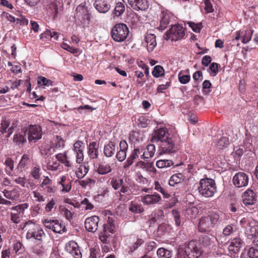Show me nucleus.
I'll return each instance as SVG.
<instances>
[{"mask_svg": "<svg viewBox=\"0 0 258 258\" xmlns=\"http://www.w3.org/2000/svg\"><path fill=\"white\" fill-rule=\"evenodd\" d=\"M55 147L56 149L62 148L64 146L63 139L59 136H56L54 138Z\"/></svg>", "mask_w": 258, "mask_h": 258, "instance_id": "obj_56", "label": "nucleus"}, {"mask_svg": "<svg viewBox=\"0 0 258 258\" xmlns=\"http://www.w3.org/2000/svg\"><path fill=\"white\" fill-rule=\"evenodd\" d=\"M253 33V31L251 29L246 30L242 37V42L244 44L248 43L251 40Z\"/></svg>", "mask_w": 258, "mask_h": 258, "instance_id": "obj_50", "label": "nucleus"}, {"mask_svg": "<svg viewBox=\"0 0 258 258\" xmlns=\"http://www.w3.org/2000/svg\"><path fill=\"white\" fill-rule=\"evenodd\" d=\"M75 17L81 21L88 20L90 21L91 14L89 13L88 9L84 4H81L79 5L76 10Z\"/></svg>", "mask_w": 258, "mask_h": 258, "instance_id": "obj_12", "label": "nucleus"}, {"mask_svg": "<svg viewBox=\"0 0 258 258\" xmlns=\"http://www.w3.org/2000/svg\"><path fill=\"white\" fill-rule=\"evenodd\" d=\"M145 41L149 52H152L157 45L156 36L153 34H147L145 36Z\"/></svg>", "mask_w": 258, "mask_h": 258, "instance_id": "obj_19", "label": "nucleus"}, {"mask_svg": "<svg viewBox=\"0 0 258 258\" xmlns=\"http://www.w3.org/2000/svg\"><path fill=\"white\" fill-rule=\"evenodd\" d=\"M232 182L236 187H245L248 185L249 182L248 175L244 172H239L233 177Z\"/></svg>", "mask_w": 258, "mask_h": 258, "instance_id": "obj_8", "label": "nucleus"}, {"mask_svg": "<svg viewBox=\"0 0 258 258\" xmlns=\"http://www.w3.org/2000/svg\"><path fill=\"white\" fill-rule=\"evenodd\" d=\"M198 186L199 193L206 198L212 197L216 191L215 181L211 178H203L200 181Z\"/></svg>", "mask_w": 258, "mask_h": 258, "instance_id": "obj_3", "label": "nucleus"}, {"mask_svg": "<svg viewBox=\"0 0 258 258\" xmlns=\"http://www.w3.org/2000/svg\"><path fill=\"white\" fill-rule=\"evenodd\" d=\"M244 244V242L239 237H236L233 239L230 244L228 246L229 251L233 252L234 253L238 252Z\"/></svg>", "mask_w": 258, "mask_h": 258, "instance_id": "obj_21", "label": "nucleus"}, {"mask_svg": "<svg viewBox=\"0 0 258 258\" xmlns=\"http://www.w3.org/2000/svg\"><path fill=\"white\" fill-rule=\"evenodd\" d=\"M26 135L25 130L16 133L13 137L14 143L18 146L24 145L27 141Z\"/></svg>", "mask_w": 258, "mask_h": 258, "instance_id": "obj_25", "label": "nucleus"}, {"mask_svg": "<svg viewBox=\"0 0 258 258\" xmlns=\"http://www.w3.org/2000/svg\"><path fill=\"white\" fill-rule=\"evenodd\" d=\"M185 176L181 173H178L172 175L169 180V184L170 186H174L175 185L183 181Z\"/></svg>", "mask_w": 258, "mask_h": 258, "instance_id": "obj_28", "label": "nucleus"}, {"mask_svg": "<svg viewBox=\"0 0 258 258\" xmlns=\"http://www.w3.org/2000/svg\"><path fill=\"white\" fill-rule=\"evenodd\" d=\"M38 243H36L32 248L33 253L38 255H43L46 251L45 247L42 243L41 241H38Z\"/></svg>", "mask_w": 258, "mask_h": 258, "instance_id": "obj_31", "label": "nucleus"}, {"mask_svg": "<svg viewBox=\"0 0 258 258\" xmlns=\"http://www.w3.org/2000/svg\"><path fill=\"white\" fill-rule=\"evenodd\" d=\"M99 144L96 142H92L88 146V154L91 159L97 158L99 155Z\"/></svg>", "mask_w": 258, "mask_h": 258, "instance_id": "obj_23", "label": "nucleus"}, {"mask_svg": "<svg viewBox=\"0 0 258 258\" xmlns=\"http://www.w3.org/2000/svg\"><path fill=\"white\" fill-rule=\"evenodd\" d=\"M30 162V156L28 154H24L23 155L19 163L17 166V169L21 170L24 168Z\"/></svg>", "mask_w": 258, "mask_h": 258, "instance_id": "obj_33", "label": "nucleus"}, {"mask_svg": "<svg viewBox=\"0 0 258 258\" xmlns=\"http://www.w3.org/2000/svg\"><path fill=\"white\" fill-rule=\"evenodd\" d=\"M27 226L28 230L26 235V239L29 240L33 238L38 241H41L45 234L39 225L28 221L26 223V227Z\"/></svg>", "mask_w": 258, "mask_h": 258, "instance_id": "obj_4", "label": "nucleus"}, {"mask_svg": "<svg viewBox=\"0 0 258 258\" xmlns=\"http://www.w3.org/2000/svg\"><path fill=\"white\" fill-rule=\"evenodd\" d=\"M156 166L159 168H168L174 165L172 160L162 159L159 160L156 162Z\"/></svg>", "mask_w": 258, "mask_h": 258, "instance_id": "obj_37", "label": "nucleus"}, {"mask_svg": "<svg viewBox=\"0 0 258 258\" xmlns=\"http://www.w3.org/2000/svg\"><path fill=\"white\" fill-rule=\"evenodd\" d=\"M37 83L40 86L49 87L53 85V82L42 76H39L37 79Z\"/></svg>", "mask_w": 258, "mask_h": 258, "instance_id": "obj_43", "label": "nucleus"}, {"mask_svg": "<svg viewBox=\"0 0 258 258\" xmlns=\"http://www.w3.org/2000/svg\"><path fill=\"white\" fill-rule=\"evenodd\" d=\"M10 216L11 221L15 224H18L21 222V218L22 215L16 211H12V212L8 213Z\"/></svg>", "mask_w": 258, "mask_h": 258, "instance_id": "obj_39", "label": "nucleus"}, {"mask_svg": "<svg viewBox=\"0 0 258 258\" xmlns=\"http://www.w3.org/2000/svg\"><path fill=\"white\" fill-rule=\"evenodd\" d=\"M128 145L125 140H121L119 143V151L117 152L116 157L119 161H123L126 157Z\"/></svg>", "mask_w": 258, "mask_h": 258, "instance_id": "obj_18", "label": "nucleus"}, {"mask_svg": "<svg viewBox=\"0 0 258 258\" xmlns=\"http://www.w3.org/2000/svg\"><path fill=\"white\" fill-rule=\"evenodd\" d=\"M244 251L249 258H258V248L250 247L245 249Z\"/></svg>", "mask_w": 258, "mask_h": 258, "instance_id": "obj_46", "label": "nucleus"}, {"mask_svg": "<svg viewBox=\"0 0 258 258\" xmlns=\"http://www.w3.org/2000/svg\"><path fill=\"white\" fill-rule=\"evenodd\" d=\"M205 10L207 13H212L214 11V8L210 0H205Z\"/></svg>", "mask_w": 258, "mask_h": 258, "instance_id": "obj_64", "label": "nucleus"}, {"mask_svg": "<svg viewBox=\"0 0 258 258\" xmlns=\"http://www.w3.org/2000/svg\"><path fill=\"white\" fill-rule=\"evenodd\" d=\"M84 149V143L82 141H77L74 144L73 151L74 153L83 152Z\"/></svg>", "mask_w": 258, "mask_h": 258, "instance_id": "obj_54", "label": "nucleus"}, {"mask_svg": "<svg viewBox=\"0 0 258 258\" xmlns=\"http://www.w3.org/2000/svg\"><path fill=\"white\" fill-rule=\"evenodd\" d=\"M187 24L192 30L196 33H199L202 29V24L201 23L195 24L193 22H189Z\"/></svg>", "mask_w": 258, "mask_h": 258, "instance_id": "obj_62", "label": "nucleus"}, {"mask_svg": "<svg viewBox=\"0 0 258 258\" xmlns=\"http://www.w3.org/2000/svg\"><path fill=\"white\" fill-rule=\"evenodd\" d=\"M129 33L128 28L123 23L116 24L112 29L111 34L113 39L116 42L123 41Z\"/></svg>", "mask_w": 258, "mask_h": 258, "instance_id": "obj_5", "label": "nucleus"}, {"mask_svg": "<svg viewBox=\"0 0 258 258\" xmlns=\"http://www.w3.org/2000/svg\"><path fill=\"white\" fill-rule=\"evenodd\" d=\"M56 220L46 219L43 221V224L46 228L52 230Z\"/></svg>", "mask_w": 258, "mask_h": 258, "instance_id": "obj_59", "label": "nucleus"}, {"mask_svg": "<svg viewBox=\"0 0 258 258\" xmlns=\"http://www.w3.org/2000/svg\"><path fill=\"white\" fill-rule=\"evenodd\" d=\"M28 208V204L27 203H24L18 205L17 206L12 207L11 208L12 211H16L17 212L19 213L21 215H23L25 210Z\"/></svg>", "mask_w": 258, "mask_h": 258, "instance_id": "obj_47", "label": "nucleus"}, {"mask_svg": "<svg viewBox=\"0 0 258 258\" xmlns=\"http://www.w3.org/2000/svg\"><path fill=\"white\" fill-rule=\"evenodd\" d=\"M41 174V169L39 165H36L32 168L31 175L34 179L38 180Z\"/></svg>", "mask_w": 258, "mask_h": 258, "instance_id": "obj_45", "label": "nucleus"}, {"mask_svg": "<svg viewBox=\"0 0 258 258\" xmlns=\"http://www.w3.org/2000/svg\"><path fill=\"white\" fill-rule=\"evenodd\" d=\"M163 216V211L158 209L154 212L153 215H152L150 219L153 223L157 222Z\"/></svg>", "mask_w": 258, "mask_h": 258, "instance_id": "obj_48", "label": "nucleus"}, {"mask_svg": "<svg viewBox=\"0 0 258 258\" xmlns=\"http://www.w3.org/2000/svg\"><path fill=\"white\" fill-rule=\"evenodd\" d=\"M210 222L212 227L219 223V215L217 213H212L209 216Z\"/></svg>", "mask_w": 258, "mask_h": 258, "instance_id": "obj_53", "label": "nucleus"}, {"mask_svg": "<svg viewBox=\"0 0 258 258\" xmlns=\"http://www.w3.org/2000/svg\"><path fill=\"white\" fill-rule=\"evenodd\" d=\"M57 160L62 164H63L66 167H70L72 166V163L68 160L67 156L66 153H58L55 156Z\"/></svg>", "mask_w": 258, "mask_h": 258, "instance_id": "obj_35", "label": "nucleus"}, {"mask_svg": "<svg viewBox=\"0 0 258 258\" xmlns=\"http://www.w3.org/2000/svg\"><path fill=\"white\" fill-rule=\"evenodd\" d=\"M236 230L235 227L233 225H226L223 230V234L225 236H229Z\"/></svg>", "mask_w": 258, "mask_h": 258, "instance_id": "obj_52", "label": "nucleus"}, {"mask_svg": "<svg viewBox=\"0 0 258 258\" xmlns=\"http://www.w3.org/2000/svg\"><path fill=\"white\" fill-rule=\"evenodd\" d=\"M10 124V122L9 119H4L2 120L1 123L0 132L2 134H4L7 133V130L9 128Z\"/></svg>", "mask_w": 258, "mask_h": 258, "instance_id": "obj_51", "label": "nucleus"}, {"mask_svg": "<svg viewBox=\"0 0 258 258\" xmlns=\"http://www.w3.org/2000/svg\"><path fill=\"white\" fill-rule=\"evenodd\" d=\"M93 5L96 10L100 13L105 14L111 8L108 0H95Z\"/></svg>", "mask_w": 258, "mask_h": 258, "instance_id": "obj_16", "label": "nucleus"}, {"mask_svg": "<svg viewBox=\"0 0 258 258\" xmlns=\"http://www.w3.org/2000/svg\"><path fill=\"white\" fill-rule=\"evenodd\" d=\"M190 77L187 75H181V73L178 74V80L180 83L186 84L189 82Z\"/></svg>", "mask_w": 258, "mask_h": 258, "instance_id": "obj_60", "label": "nucleus"}, {"mask_svg": "<svg viewBox=\"0 0 258 258\" xmlns=\"http://www.w3.org/2000/svg\"><path fill=\"white\" fill-rule=\"evenodd\" d=\"M203 251L200 245L194 240L190 241L184 250L178 252L177 258H199Z\"/></svg>", "mask_w": 258, "mask_h": 258, "instance_id": "obj_2", "label": "nucleus"}, {"mask_svg": "<svg viewBox=\"0 0 258 258\" xmlns=\"http://www.w3.org/2000/svg\"><path fill=\"white\" fill-rule=\"evenodd\" d=\"M99 218L97 216H93L87 218L85 222V227L89 232H95L98 228Z\"/></svg>", "mask_w": 258, "mask_h": 258, "instance_id": "obj_15", "label": "nucleus"}, {"mask_svg": "<svg viewBox=\"0 0 258 258\" xmlns=\"http://www.w3.org/2000/svg\"><path fill=\"white\" fill-rule=\"evenodd\" d=\"M111 171L112 169L110 164L105 163L99 164L97 169V172L101 175L107 174Z\"/></svg>", "mask_w": 258, "mask_h": 258, "instance_id": "obj_32", "label": "nucleus"}, {"mask_svg": "<svg viewBox=\"0 0 258 258\" xmlns=\"http://www.w3.org/2000/svg\"><path fill=\"white\" fill-rule=\"evenodd\" d=\"M157 255L159 258H171L172 256V251L161 247L158 249Z\"/></svg>", "mask_w": 258, "mask_h": 258, "instance_id": "obj_38", "label": "nucleus"}, {"mask_svg": "<svg viewBox=\"0 0 258 258\" xmlns=\"http://www.w3.org/2000/svg\"><path fill=\"white\" fill-rule=\"evenodd\" d=\"M152 74L154 77L159 78L164 75V70L162 66L157 65L154 68Z\"/></svg>", "mask_w": 258, "mask_h": 258, "instance_id": "obj_44", "label": "nucleus"}, {"mask_svg": "<svg viewBox=\"0 0 258 258\" xmlns=\"http://www.w3.org/2000/svg\"><path fill=\"white\" fill-rule=\"evenodd\" d=\"M161 200V196L157 193L148 194L141 197L142 202L146 205L157 204Z\"/></svg>", "mask_w": 258, "mask_h": 258, "instance_id": "obj_14", "label": "nucleus"}, {"mask_svg": "<svg viewBox=\"0 0 258 258\" xmlns=\"http://www.w3.org/2000/svg\"><path fill=\"white\" fill-rule=\"evenodd\" d=\"M202 244L209 250L214 249L216 247V238L211 235L203 234L200 238Z\"/></svg>", "mask_w": 258, "mask_h": 258, "instance_id": "obj_13", "label": "nucleus"}, {"mask_svg": "<svg viewBox=\"0 0 258 258\" xmlns=\"http://www.w3.org/2000/svg\"><path fill=\"white\" fill-rule=\"evenodd\" d=\"M142 151L143 154L141 155V159L147 160L154 156L155 152V146L153 144H149Z\"/></svg>", "mask_w": 258, "mask_h": 258, "instance_id": "obj_22", "label": "nucleus"}, {"mask_svg": "<svg viewBox=\"0 0 258 258\" xmlns=\"http://www.w3.org/2000/svg\"><path fill=\"white\" fill-rule=\"evenodd\" d=\"M257 227L255 225H251V224H249L246 228V232L247 234L249 235L255 236L257 232Z\"/></svg>", "mask_w": 258, "mask_h": 258, "instance_id": "obj_55", "label": "nucleus"}, {"mask_svg": "<svg viewBox=\"0 0 258 258\" xmlns=\"http://www.w3.org/2000/svg\"><path fill=\"white\" fill-rule=\"evenodd\" d=\"M209 217H202L199 222L198 228L200 232H206L212 227Z\"/></svg>", "mask_w": 258, "mask_h": 258, "instance_id": "obj_24", "label": "nucleus"}, {"mask_svg": "<svg viewBox=\"0 0 258 258\" xmlns=\"http://www.w3.org/2000/svg\"><path fill=\"white\" fill-rule=\"evenodd\" d=\"M110 184L115 190H118L120 188L119 191L120 197H121V193L126 194L129 191L128 184L125 179L123 178H112L110 182Z\"/></svg>", "mask_w": 258, "mask_h": 258, "instance_id": "obj_9", "label": "nucleus"}, {"mask_svg": "<svg viewBox=\"0 0 258 258\" xmlns=\"http://www.w3.org/2000/svg\"><path fill=\"white\" fill-rule=\"evenodd\" d=\"M113 223L114 220L113 218L109 217L107 223L103 225V230L107 231L108 233H113L115 229V226Z\"/></svg>", "mask_w": 258, "mask_h": 258, "instance_id": "obj_36", "label": "nucleus"}, {"mask_svg": "<svg viewBox=\"0 0 258 258\" xmlns=\"http://www.w3.org/2000/svg\"><path fill=\"white\" fill-rule=\"evenodd\" d=\"M25 130L30 143H35L42 138V128L39 125H30Z\"/></svg>", "mask_w": 258, "mask_h": 258, "instance_id": "obj_6", "label": "nucleus"}, {"mask_svg": "<svg viewBox=\"0 0 258 258\" xmlns=\"http://www.w3.org/2000/svg\"><path fill=\"white\" fill-rule=\"evenodd\" d=\"M178 137L176 136H171L166 128L161 127L152 133L151 142L158 144L161 153L171 154L178 150L175 145Z\"/></svg>", "mask_w": 258, "mask_h": 258, "instance_id": "obj_1", "label": "nucleus"}, {"mask_svg": "<svg viewBox=\"0 0 258 258\" xmlns=\"http://www.w3.org/2000/svg\"><path fill=\"white\" fill-rule=\"evenodd\" d=\"M172 215L174 218V220L175 223V225L177 226H179L181 225V220L179 212L178 210L174 209L172 211Z\"/></svg>", "mask_w": 258, "mask_h": 258, "instance_id": "obj_57", "label": "nucleus"}, {"mask_svg": "<svg viewBox=\"0 0 258 258\" xmlns=\"http://www.w3.org/2000/svg\"><path fill=\"white\" fill-rule=\"evenodd\" d=\"M65 250L70 253L74 258H81L82 253L79 249V246L75 241H70L66 244Z\"/></svg>", "mask_w": 258, "mask_h": 258, "instance_id": "obj_10", "label": "nucleus"}, {"mask_svg": "<svg viewBox=\"0 0 258 258\" xmlns=\"http://www.w3.org/2000/svg\"><path fill=\"white\" fill-rule=\"evenodd\" d=\"M170 16L171 14L169 12L162 11L159 27L160 30H163L167 27L170 22Z\"/></svg>", "mask_w": 258, "mask_h": 258, "instance_id": "obj_26", "label": "nucleus"}, {"mask_svg": "<svg viewBox=\"0 0 258 258\" xmlns=\"http://www.w3.org/2000/svg\"><path fill=\"white\" fill-rule=\"evenodd\" d=\"M3 193L5 198L12 201H15L20 197V191L16 187L12 189L8 187V188L4 189Z\"/></svg>", "mask_w": 258, "mask_h": 258, "instance_id": "obj_20", "label": "nucleus"}, {"mask_svg": "<svg viewBox=\"0 0 258 258\" xmlns=\"http://www.w3.org/2000/svg\"><path fill=\"white\" fill-rule=\"evenodd\" d=\"M40 38L43 41H46L52 38L51 32L49 30H46L40 35Z\"/></svg>", "mask_w": 258, "mask_h": 258, "instance_id": "obj_63", "label": "nucleus"}, {"mask_svg": "<svg viewBox=\"0 0 258 258\" xmlns=\"http://www.w3.org/2000/svg\"><path fill=\"white\" fill-rule=\"evenodd\" d=\"M52 231L55 233H62L66 232L67 230L63 223L59 222L58 220H56Z\"/></svg>", "mask_w": 258, "mask_h": 258, "instance_id": "obj_42", "label": "nucleus"}, {"mask_svg": "<svg viewBox=\"0 0 258 258\" xmlns=\"http://www.w3.org/2000/svg\"><path fill=\"white\" fill-rule=\"evenodd\" d=\"M242 198L245 206L253 205L256 202V195L251 188H248L245 191L242 196Z\"/></svg>", "mask_w": 258, "mask_h": 258, "instance_id": "obj_11", "label": "nucleus"}, {"mask_svg": "<svg viewBox=\"0 0 258 258\" xmlns=\"http://www.w3.org/2000/svg\"><path fill=\"white\" fill-rule=\"evenodd\" d=\"M125 11L124 5L121 2L116 3V5L114 9V14L116 17L120 16Z\"/></svg>", "mask_w": 258, "mask_h": 258, "instance_id": "obj_41", "label": "nucleus"}, {"mask_svg": "<svg viewBox=\"0 0 258 258\" xmlns=\"http://www.w3.org/2000/svg\"><path fill=\"white\" fill-rule=\"evenodd\" d=\"M129 210L134 213H141L144 211L143 206L139 203L132 201L129 205Z\"/></svg>", "mask_w": 258, "mask_h": 258, "instance_id": "obj_30", "label": "nucleus"}, {"mask_svg": "<svg viewBox=\"0 0 258 258\" xmlns=\"http://www.w3.org/2000/svg\"><path fill=\"white\" fill-rule=\"evenodd\" d=\"M128 3L133 9L137 11H145L149 7L147 0H128Z\"/></svg>", "mask_w": 258, "mask_h": 258, "instance_id": "obj_17", "label": "nucleus"}, {"mask_svg": "<svg viewBox=\"0 0 258 258\" xmlns=\"http://www.w3.org/2000/svg\"><path fill=\"white\" fill-rule=\"evenodd\" d=\"M89 171L88 167L86 165H80L76 171V176L79 179L83 178Z\"/></svg>", "mask_w": 258, "mask_h": 258, "instance_id": "obj_40", "label": "nucleus"}, {"mask_svg": "<svg viewBox=\"0 0 258 258\" xmlns=\"http://www.w3.org/2000/svg\"><path fill=\"white\" fill-rule=\"evenodd\" d=\"M116 151V145L112 142H109L108 144L104 147L103 152L104 155L107 157H112Z\"/></svg>", "mask_w": 258, "mask_h": 258, "instance_id": "obj_29", "label": "nucleus"}, {"mask_svg": "<svg viewBox=\"0 0 258 258\" xmlns=\"http://www.w3.org/2000/svg\"><path fill=\"white\" fill-rule=\"evenodd\" d=\"M229 144V140L226 137H221L217 143V146L220 149L226 148Z\"/></svg>", "mask_w": 258, "mask_h": 258, "instance_id": "obj_49", "label": "nucleus"}, {"mask_svg": "<svg viewBox=\"0 0 258 258\" xmlns=\"http://www.w3.org/2000/svg\"><path fill=\"white\" fill-rule=\"evenodd\" d=\"M59 166V163L56 161L55 162H51L49 161L47 165V168L48 170L51 171H55L57 170Z\"/></svg>", "mask_w": 258, "mask_h": 258, "instance_id": "obj_61", "label": "nucleus"}, {"mask_svg": "<svg viewBox=\"0 0 258 258\" xmlns=\"http://www.w3.org/2000/svg\"><path fill=\"white\" fill-rule=\"evenodd\" d=\"M4 164L6 166L5 171L6 173L9 175H12V171L14 168V162L13 160L10 157H7L5 162Z\"/></svg>", "mask_w": 258, "mask_h": 258, "instance_id": "obj_34", "label": "nucleus"}, {"mask_svg": "<svg viewBox=\"0 0 258 258\" xmlns=\"http://www.w3.org/2000/svg\"><path fill=\"white\" fill-rule=\"evenodd\" d=\"M145 138L143 132L140 131H132L130 134V140L133 143H136L142 141Z\"/></svg>", "mask_w": 258, "mask_h": 258, "instance_id": "obj_27", "label": "nucleus"}, {"mask_svg": "<svg viewBox=\"0 0 258 258\" xmlns=\"http://www.w3.org/2000/svg\"><path fill=\"white\" fill-rule=\"evenodd\" d=\"M164 38L166 40L171 39L172 41H177L184 36L183 28L178 25H172L170 29L165 34Z\"/></svg>", "mask_w": 258, "mask_h": 258, "instance_id": "obj_7", "label": "nucleus"}, {"mask_svg": "<svg viewBox=\"0 0 258 258\" xmlns=\"http://www.w3.org/2000/svg\"><path fill=\"white\" fill-rule=\"evenodd\" d=\"M61 46L63 49L70 52L73 54L77 53L79 52V49L75 48L66 43H63Z\"/></svg>", "mask_w": 258, "mask_h": 258, "instance_id": "obj_58", "label": "nucleus"}]
</instances>
